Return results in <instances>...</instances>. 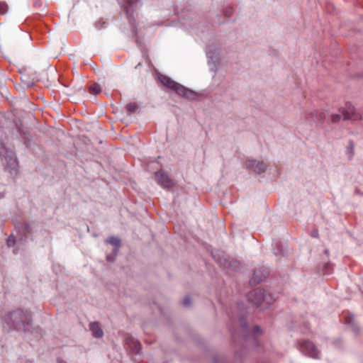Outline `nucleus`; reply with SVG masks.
<instances>
[{
  "label": "nucleus",
  "instance_id": "nucleus-1",
  "mask_svg": "<svg viewBox=\"0 0 363 363\" xmlns=\"http://www.w3.org/2000/svg\"><path fill=\"white\" fill-rule=\"evenodd\" d=\"M30 321V315L28 313H24L21 310L8 313L2 317V323L4 328L15 329L17 330H28V325Z\"/></svg>",
  "mask_w": 363,
  "mask_h": 363
},
{
  "label": "nucleus",
  "instance_id": "nucleus-2",
  "mask_svg": "<svg viewBox=\"0 0 363 363\" xmlns=\"http://www.w3.org/2000/svg\"><path fill=\"white\" fill-rule=\"evenodd\" d=\"M158 79L164 86L174 91L177 94L182 97L194 100L197 96V94L195 91L184 86L179 83L174 82L168 76L160 74Z\"/></svg>",
  "mask_w": 363,
  "mask_h": 363
},
{
  "label": "nucleus",
  "instance_id": "nucleus-3",
  "mask_svg": "<svg viewBox=\"0 0 363 363\" xmlns=\"http://www.w3.org/2000/svg\"><path fill=\"white\" fill-rule=\"evenodd\" d=\"M248 299L257 306L262 308L269 306L275 300L271 294L261 289H257L250 292L248 295Z\"/></svg>",
  "mask_w": 363,
  "mask_h": 363
},
{
  "label": "nucleus",
  "instance_id": "nucleus-4",
  "mask_svg": "<svg viewBox=\"0 0 363 363\" xmlns=\"http://www.w3.org/2000/svg\"><path fill=\"white\" fill-rule=\"evenodd\" d=\"M1 161L4 167L11 174L17 173L18 162L13 151L2 147L0 150Z\"/></svg>",
  "mask_w": 363,
  "mask_h": 363
},
{
  "label": "nucleus",
  "instance_id": "nucleus-5",
  "mask_svg": "<svg viewBox=\"0 0 363 363\" xmlns=\"http://www.w3.org/2000/svg\"><path fill=\"white\" fill-rule=\"evenodd\" d=\"M212 255L213 259L223 268L232 270H238L239 269L240 264L236 260L225 255L220 257L217 252H213Z\"/></svg>",
  "mask_w": 363,
  "mask_h": 363
},
{
  "label": "nucleus",
  "instance_id": "nucleus-6",
  "mask_svg": "<svg viewBox=\"0 0 363 363\" xmlns=\"http://www.w3.org/2000/svg\"><path fill=\"white\" fill-rule=\"evenodd\" d=\"M246 169L252 173L260 174L264 172L267 165L263 162L255 159H247L245 163Z\"/></svg>",
  "mask_w": 363,
  "mask_h": 363
},
{
  "label": "nucleus",
  "instance_id": "nucleus-7",
  "mask_svg": "<svg viewBox=\"0 0 363 363\" xmlns=\"http://www.w3.org/2000/svg\"><path fill=\"white\" fill-rule=\"evenodd\" d=\"M299 350L312 358H318L319 351L312 342L303 340L299 342Z\"/></svg>",
  "mask_w": 363,
  "mask_h": 363
},
{
  "label": "nucleus",
  "instance_id": "nucleus-8",
  "mask_svg": "<svg viewBox=\"0 0 363 363\" xmlns=\"http://www.w3.org/2000/svg\"><path fill=\"white\" fill-rule=\"evenodd\" d=\"M341 112L345 120H357L359 118V114L355 113V109L350 103H346L345 108Z\"/></svg>",
  "mask_w": 363,
  "mask_h": 363
},
{
  "label": "nucleus",
  "instance_id": "nucleus-9",
  "mask_svg": "<svg viewBox=\"0 0 363 363\" xmlns=\"http://www.w3.org/2000/svg\"><path fill=\"white\" fill-rule=\"evenodd\" d=\"M345 321L347 326L354 333H357L359 331L360 328L358 325L353 314L347 313L345 315Z\"/></svg>",
  "mask_w": 363,
  "mask_h": 363
},
{
  "label": "nucleus",
  "instance_id": "nucleus-10",
  "mask_svg": "<svg viewBox=\"0 0 363 363\" xmlns=\"http://www.w3.org/2000/svg\"><path fill=\"white\" fill-rule=\"evenodd\" d=\"M128 5L125 7V12L128 19V21L133 26H135V19L134 17L135 9L133 8L132 4L134 3L132 0L128 1Z\"/></svg>",
  "mask_w": 363,
  "mask_h": 363
},
{
  "label": "nucleus",
  "instance_id": "nucleus-11",
  "mask_svg": "<svg viewBox=\"0 0 363 363\" xmlns=\"http://www.w3.org/2000/svg\"><path fill=\"white\" fill-rule=\"evenodd\" d=\"M89 329L94 337L99 338L104 335V332L96 322L91 323L89 325Z\"/></svg>",
  "mask_w": 363,
  "mask_h": 363
},
{
  "label": "nucleus",
  "instance_id": "nucleus-12",
  "mask_svg": "<svg viewBox=\"0 0 363 363\" xmlns=\"http://www.w3.org/2000/svg\"><path fill=\"white\" fill-rule=\"evenodd\" d=\"M126 345L133 350V352L135 353H139L140 350V344L137 340L131 337H127Z\"/></svg>",
  "mask_w": 363,
  "mask_h": 363
},
{
  "label": "nucleus",
  "instance_id": "nucleus-13",
  "mask_svg": "<svg viewBox=\"0 0 363 363\" xmlns=\"http://www.w3.org/2000/svg\"><path fill=\"white\" fill-rule=\"evenodd\" d=\"M107 242L115 247L113 250V253L114 254L118 253V250H119V246L121 244L120 239L117 237L111 236L108 239Z\"/></svg>",
  "mask_w": 363,
  "mask_h": 363
},
{
  "label": "nucleus",
  "instance_id": "nucleus-14",
  "mask_svg": "<svg viewBox=\"0 0 363 363\" xmlns=\"http://www.w3.org/2000/svg\"><path fill=\"white\" fill-rule=\"evenodd\" d=\"M240 329L242 330L243 336L247 340L250 335V330L247 328V325L245 320L243 318L240 320Z\"/></svg>",
  "mask_w": 363,
  "mask_h": 363
},
{
  "label": "nucleus",
  "instance_id": "nucleus-15",
  "mask_svg": "<svg viewBox=\"0 0 363 363\" xmlns=\"http://www.w3.org/2000/svg\"><path fill=\"white\" fill-rule=\"evenodd\" d=\"M101 91V86L99 84L94 83L89 86V92L91 94L96 95Z\"/></svg>",
  "mask_w": 363,
  "mask_h": 363
},
{
  "label": "nucleus",
  "instance_id": "nucleus-16",
  "mask_svg": "<svg viewBox=\"0 0 363 363\" xmlns=\"http://www.w3.org/2000/svg\"><path fill=\"white\" fill-rule=\"evenodd\" d=\"M18 230H19V233L23 235V236H26L27 235V233H28V225L27 223H20L19 225H18Z\"/></svg>",
  "mask_w": 363,
  "mask_h": 363
},
{
  "label": "nucleus",
  "instance_id": "nucleus-17",
  "mask_svg": "<svg viewBox=\"0 0 363 363\" xmlns=\"http://www.w3.org/2000/svg\"><path fill=\"white\" fill-rule=\"evenodd\" d=\"M125 109L129 113H133L138 109V105L136 103H129L125 106Z\"/></svg>",
  "mask_w": 363,
  "mask_h": 363
},
{
  "label": "nucleus",
  "instance_id": "nucleus-18",
  "mask_svg": "<svg viewBox=\"0 0 363 363\" xmlns=\"http://www.w3.org/2000/svg\"><path fill=\"white\" fill-rule=\"evenodd\" d=\"M262 333V329L259 328V326L255 325V326L253 327V329L252 330V335L255 336L253 338H254V341H255V345H257V340L255 339V337L257 336V335H261Z\"/></svg>",
  "mask_w": 363,
  "mask_h": 363
},
{
  "label": "nucleus",
  "instance_id": "nucleus-19",
  "mask_svg": "<svg viewBox=\"0 0 363 363\" xmlns=\"http://www.w3.org/2000/svg\"><path fill=\"white\" fill-rule=\"evenodd\" d=\"M156 178L158 179L159 177H161V180L160 182H170V179L168 178V177L164 174L163 172L159 171L155 173Z\"/></svg>",
  "mask_w": 363,
  "mask_h": 363
},
{
  "label": "nucleus",
  "instance_id": "nucleus-20",
  "mask_svg": "<svg viewBox=\"0 0 363 363\" xmlns=\"http://www.w3.org/2000/svg\"><path fill=\"white\" fill-rule=\"evenodd\" d=\"M8 6L5 2H0V14L4 15L7 12Z\"/></svg>",
  "mask_w": 363,
  "mask_h": 363
},
{
  "label": "nucleus",
  "instance_id": "nucleus-21",
  "mask_svg": "<svg viewBox=\"0 0 363 363\" xmlns=\"http://www.w3.org/2000/svg\"><path fill=\"white\" fill-rule=\"evenodd\" d=\"M331 264L330 262H326L323 265V268L322 269V272L324 274H330V273Z\"/></svg>",
  "mask_w": 363,
  "mask_h": 363
},
{
  "label": "nucleus",
  "instance_id": "nucleus-22",
  "mask_svg": "<svg viewBox=\"0 0 363 363\" xmlns=\"http://www.w3.org/2000/svg\"><path fill=\"white\" fill-rule=\"evenodd\" d=\"M16 239L13 236H10L6 240V244L9 247H11L15 245Z\"/></svg>",
  "mask_w": 363,
  "mask_h": 363
},
{
  "label": "nucleus",
  "instance_id": "nucleus-23",
  "mask_svg": "<svg viewBox=\"0 0 363 363\" xmlns=\"http://www.w3.org/2000/svg\"><path fill=\"white\" fill-rule=\"evenodd\" d=\"M158 184L163 189H170V188H172L174 186V184L175 183H164V182H162V183H158Z\"/></svg>",
  "mask_w": 363,
  "mask_h": 363
},
{
  "label": "nucleus",
  "instance_id": "nucleus-24",
  "mask_svg": "<svg viewBox=\"0 0 363 363\" xmlns=\"http://www.w3.org/2000/svg\"><path fill=\"white\" fill-rule=\"evenodd\" d=\"M191 303V300L189 296H186L183 300V305L184 306H189Z\"/></svg>",
  "mask_w": 363,
  "mask_h": 363
},
{
  "label": "nucleus",
  "instance_id": "nucleus-25",
  "mask_svg": "<svg viewBox=\"0 0 363 363\" xmlns=\"http://www.w3.org/2000/svg\"><path fill=\"white\" fill-rule=\"evenodd\" d=\"M340 116L338 114H333L331 116V121L333 123H337L340 121Z\"/></svg>",
  "mask_w": 363,
  "mask_h": 363
},
{
  "label": "nucleus",
  "instance_id": "nucleus-26",
  "mask_svg": "<svg viewBox=\"0 0 363 363\" xmlns=\"http://www.w3.org/2000/svg\"><path fill=\"white\" fill-rule=\"evenodd\" d=\"M353 150H354V143L352 141H350L348 151L351 155L353 154Z\"/></svg>",
  "mask_w": 363,
  "mask_h": 363
},
{
  "label": "nucleus",
  "instance_id": "nucleus-27",
  "mask_svg": "<svg viewBox=\"0 0 363 363\" xmlns=\"http://www.w3.org/2000/svg\"><path fill=\"white\" fill-rule=\"evenodd\" d=\"M311 235L313 237V238H317L318 235V230H315L312 232V234Z\"/></svg>",
  "mask_w": 363,
  "mask_h": 363
},
{
  "label": "nucleus",
  "instance_id": "nucleus-28",
  "mask_svg": "<svg viewBox=\"0 0 363 363\" xmlns=\"http://www.w3.org/2000/svg\"><path fill=\"white\" fill-rule=\"evenodd\" d=\"M57 363H66L62 359L58 358L57 359Z\"/></svg>",
  "mask_w": 363,
  "mask_h": 363
},
{
  "label": "nucleus",
  "instance_id": "nucleus-29",
  "mask_svg": "<svg viewBox=\"0 0 363 363\" xmlns=\"http://www.w3.org/2000/svg\"><path fill=\"white\" fill-rule=\"evenodd\" d=\"M106 258H107V260L109 262L113 261V259L112 258V257L111 255H108Z\"/></svg>",
  "mask_w": 363,
  "mask_h": 363
},
{
  "label": "nucleus",
  "instance_id": "nucleus-30",
  "mask_svg": "<svg viewBox=\"0 0 363 363\" xmlns=\"http://www.w3.org/2000/svg\"><path fill=\"white\" fill-rule=\"evenodd\" d=\"M256 276H257V274H256V272H255V273H254V278H253V279L251 281H252L253 283H255V282H256V281H255V277H256Z\"/></svg>",
  "mask_w": 363,
  "mask_h": 363
},
{
  "label": "nucleus",
  "instance_id": "nucleus-31",
  "mask_svg": "<svg viewBox=\"0 0 363 363\" xmlns=\"http://www.w3.org/2000/svg\"><path fill=\"white\" fill-rule=\"evenodd\" d=\"M325 253L326 256L328 257V252L327 250H325Z\"/></svg>",
  "mask_w": 363,
  "mask_h": 363
}]
</instances>
